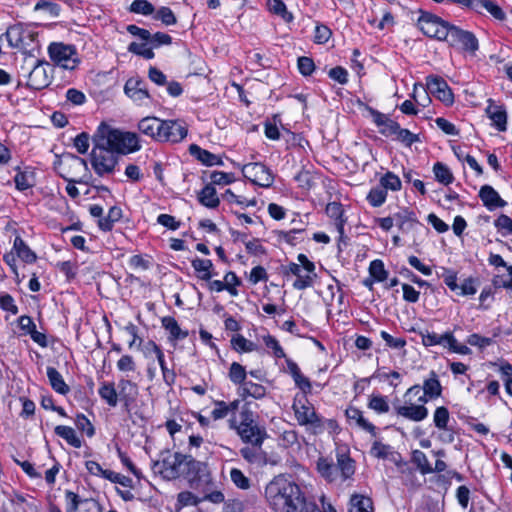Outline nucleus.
Segmentation results:
<instances>
[{
  "instance_id": "1",
  "label": "nucleus",
  "mask_w": 512,
  "mask_h": 512,
  "mask_svg": "<svg viewBox=\"0 0 512 512\" xmlns=\"http://www.w3.org/2000/svg\"><path fill=\"white\" fill-rule=\"evenodd\" d=\"M90 162L94 172L100 176L113 174L120 154H128L140 149L135 133L124 132L102 123L93 138Z\"/></svg>"
},
{
  "instance_id": "2",
  "label": "nucleus",
  "mask_w": 512,
  "mask_h": 512,
  "mask_svg": "<svg viewBox=\"0 0 512 512\" xmlns=\"http://www.w3.org/2000/svg\"><path fill=\"white\" fill-rule=\"evenodd\" d=\"M264 498L275 512H317L300 486L284 475L275 476L265 487Z\"/></svg>"
},
{
  "instance_id": "3",
  "label": "nucleus",
  "mask_w": 512,
  "mask_h": 512,
  "mask_svg": "<svg viewBox=\"0 0 512 512\" xmlns=\"http://www.w3.org/2000/svg\"><path fill=\"white\" fill-rule=\"evenodd\" d=\"M202 463L196 461L191 456L180 453H168L157 461L154 465L155 469L163 476V478L172 480L182 475L190 476L200 471Z\"/></svg>"
},
{
  "instance_id": "4",
  "label": "nucleus",
  "mask_w": 512,
  "mask_h": 512,
  "mask_svg": "<svg viewBox=\"0 0 512 512\" xmlns=\"http://www.w3.org/2000/svg\"><path fill=\"white\" fill-rule=\"evenodd\" d=\"M229 427L236 431L237 435L245 443L254 446H261L266 438V431L255 421L254 413L245 405L239 414V421L236 417L229 419Z\"/></svg>"
},
{
  "instance_id": "5",
  "label": "nucleus",
  "mask_w": 512,
  "mask_h": 512,
  "mask_svg": "<svg viewBox=\"0 0 512 512\" xmlns=\"http://www.w3.org/2000/svg\"><path fill=\"white\" fill-rule=\"evenodd\" d=\"M292 408L300 425L306 426L315 434L322 431V419L317 415L315 408L308 401L306 395L297 394L294 398Z\"/></svg>"
},
{
  "instance_id": "6",
  "label": "nucleus",
  "mask_w": 512,
  "mask_h": 512,
  "mask_svg": "<svg viewBox=\"0 0 512 512\" xmlns=\"http://www.w3.org/2000/svg\"><path fill=\"white\" fill-rule=\"evenodd\" d=\"M297 260L299 264L291 262L283 267V272L286 275L296 276L297 279L294 281L293 287L297 290H304L313 285L316 277L315 265L304 254H299Z\"/></svg>"
},
{
  "instance_id": "7",
  "label": "nucleus",
  "mask_w": 512,
  "mask_h": 512,
  "mask_svg": "<svg viewBox=\"0 0 512 512\" xmlns=\"http://www.w3.org/2000/svg\"><path fill=\"white\" fill-rule=\"evenodd\" d=\"M442 386L438 379L437 374L432 371L429 377L424 380L423 387L420 385H414L410 387L404 397H410L411 395L418 396L417 402L427 403L431 399H435L441 396Z\"/></svg>"
},
{
  "instance_id": "8",
  "label": "nucleus",
  "mask_w": 512,
  "mask_h": 512,
  "mask_svg": "<svg viewBox=\"0 0 512 512\" xmlns=\"http://www.w3.org/2000/svg\"><path fill=\"white\" fill-rule=\"evenodd\" d=\"M450 26L449 22L430 13H424L418 19V27L425 35L441 41L447 38Z\"/></svg>"
},
{
  "instance_id": "9",
  "label": "nucleus",
  "mask_w": 512,
  "mask_h": 512,
  "mask_svg": "<svg viewBox=\"0 0 512 512\" xmlns=\"http://www.w3.org/2000/svg\"><path fill=\"white\" fill-rule=\"evenodd\" d=\"M445 41L448 42L450 46L460 48L471 54H475L479 48L478 39L472 32L463 30L452 24L448 30Z\"/></svg>"
},
{
  "instance_id": "10",
  "label": "nucleus",
  "mask_w": 512,
  "mask_h": 512,
  "mask_svg": "<svg viewBox=\"0 0 512 512\" xmlns=\"http://www.w3.org/2000/svg\"><path fill=\"white\" fill-rule=\"evenodd\" d=\"M51 60L63 69L73 70L77 64L75 49L63 43H52L48 48Z\"/></svg>"
},
{
  "instance_id": "11",
  "label": "nucleus",
  "mask_w": 512,
  "mask_h": 512,
  "mask_svg": "<svg viewBox=\"0 0 512 512\" xmlns=\"http://www.w3.org/2000/svg\"><path fill=\"white\" fill-rule=\"evenodd\" d=\"M242 173L245 178L260 187H271L274 182V176L270 169L261 163L255 162L244 165Z\"/></svg>"
},
{
  "instance_id": "12",
  "label": "nucleus",
  "mask_w": 512,
  "mask_h": 512,
  "mask_svg": "<svg viewBox=\"0 0 512 512\" xmlns=\"http://www.w3.org/2000/svg\"><path fill=\"white\" fill-rule=\"evenodd\" d=\"M405 398L406 400L403 405H397L394 407L398 416L414 422H420L427 418L428 409L425 407L426 403L418 402V404H416L412 402L410 397Z\"/></svg>"
},
{
  "instance_id": "13",
  "label": "nucleus",
  "mask_w": 512,
  "mask_h": 512,
  "mask_svg": "<svg viewBox=\"0 0 512 512\" xmlns=\"http://www.w3.org/2000/svg\"><path fill=\"white\" fill-rule=\"evenodd\" d=\"M187 127L180 120H163L159 141L177 143L187 136Z\"/></svg>"
},
{
  "instance_id": "14",
  "label": "nucleus",
  "mask_w": 512,
  "mask_h": 512,
  "mask_svg": "<svg viewBox=\"0 0 512 512\" xmlns=\"http://www.w3.org/2000/svg\"><path fill=\"white\" fill-rule=\"evenodd\" d=\"M427 89L431 94L437 97L446 105H451L454 102L452 90L447 82L438 76L430 75L426 78Z\"/></svg>"
},
{
  "instance_id": "15",
  "label": "nucleus",
  "mask_w": 512,
  "mask_h": 512,
  "mask_svg": "<svg viewBox=\"0 0 512 512\" xmlns=\"http://www.w3.org/2000/svg\"><path fill=\"white\" fill-rule=\"evenodd\" d=\"M60 165L63 167L62 175H67L68 177H80L79 174L81 171H88L87 162L76 155L67 154L61 160Z\"/></svg>"
},
{
  "instance_id": "16",
  "label": "nucleus",
  "mask_w": 512,
  "mask_h": 512,
  "mask_svg": "<svg viewBox=\"0 0 512 512\" xmlns=\"http://www.w3.org/2000/svg\"><path fill=\"white\" fill-rule=\"evenodd\" d=\"M117 388L118 401H121L125 409L128 411L138 396V386L130 380L121 379L118 382Z\"/></svg>"
},
{
  "instance_id": "17",
  "label": "nucleus",
  "mask_w": 512,
  "mask_h": 512,
  "mask_svg": "<svg viewBox=\"0 0 512 512\" xmlns=\"http://www.w3.org/2000/svg\"><path fill=\"white\" fill-rule=\"evenodd\" d=\"M46 63L37 61L33 69L28 74L27 86L39 90L48 86L50 80L46 70Z\"/></svg>"
},
{
  "instance_id": "18",
  "label": "nucleus",
  "mask_w": 512,
  "mask_h": 512,
  "mask_svg": "<svg viewBox=\"0 0 512 512\" xmlns=\"http://www.w3.org/2000/svg\"><path fill=\"white\" fill-rule=\"evenodd\" d=\"M124 91L135 102L143 103L144 100L150 98L145 82L140 78L133 77L128 79L124 86Z\"/></svg>"
},
{
  "instance_id": "19",
  "label": "nucleus",
  "mask_w": 512,
  "mask_h": 512,
  "mask_svg": "<svg viewBox=\"0 0 512 512\" xmlns=\"http://www.w3.org/2000/svg\"><path fill=\"white\" fill-rule=\"evenodd\" d=\"M486 113L499 131H505L507 129V113L502 105H498L493 100L489 99Z\"/></svg>"
},
{
  "instance_id": "20",
  "label": "nucleus",
  "mask_w": 512,
  "mask_h": 512,
  "mask_svg": "<svg viewBox=\"0 0 512 512\" xmlns=\"http://www.w3.org/2000/svg\"><path fill=\"white\" fill-rule=\"evenodd\" d=\"M479 197L482 200L484 206L489 210H493L498 207L506 206V201L503 200L498 192L490 185H483L479 190Z\"/></svg>"
},
{
  "instance_id": "21",
  "label": "nucleus",
  "mask_w": 512,
  "mask_h": 512,
  "mask_svg": "<svg viewBox=\"0 0 512 512\" xmlns=\"http://www.w3.org/2000/svg\"><path fill=\"white\" fill-rule=\"evenodd\" d=\"M162 121L156 117H145L139 122L138 128L143 134L159 141Z\"/></svg>"
},
{
  "instance_id": "22",
  "label": "nucleus",
  "mask_w": 512,
  "mask_h": 512,
  "mask_svg": "<svg viewBox=\"0 0 512 512\" xmlns=\"http://www.w3.org/2000/svg\"><path fill=\"white\" fill-rule=\"evenodd\" d=\"M346 417L349 420L350 423H355L358 427H360L363 430H366L367 432L371 433L375 436L376 434V427L369 423L362 415V412L354 407H349L346 412Z\"/></svg>"
},
{
  "instance_id": "23",
  "label": "nucleus",
  "mask_w": 512,
  "mask_h": 512,
  "mask_svg": "<svg viewBox=\"0 0 512 512\" xmlns=\"http://www.w3.org/2000/svg\"><path fill=\"white\" fill-rule=\"evenodd\" d=\"M189 152L191 155L195 156L199 161H201L204 165H222V160L218 156L210 153L207 150L202 149L196 144L190 145Z\"/></svg>"
},
{
  "instance_id": "24",
  "label": "nucleus",
  "mask_w": 512,
  "mask_h": 512,
  "mask_svg": "<svg viewBox=\"0 0 512 512\" xmlns=\"http://www.w3.org/2000/svg\"><path fill=\"white\" fill-rule=\"evenodd\" d=\"M472 10L479 13L485 10L498 20H504L506 16L501 7L491 0H475Z\"/></svg>"
},
{
  "instance_id": "25",
  "label": "nucleus",
  "mask_w": 512,
  "mask_h": 512,
  "mask_svg": "<svg viewBox=\"0 0 512 512\" xmlns=\"http://www.w3.org/2000/svg\"><path fill=\"white\" fill-rule=\"evenodd\" d=\"M47 377L51 387L57 393L66 395L70 391L62 375L54 367H47Z\"/></svg>"
},
{
  "instance_id": "26",
  "label": "nucleus",
  "mask_w": 512,
  "mask_h": 512,
  "mask_svg": "<svg viewBox=\"0 0 512 512\" xmlns=\"http://www.w3.org/2000/svg\"><path fill=\"white\" fill-rule=\"evenodd\" d=\"M198 200L199 202L208 208H216L220 200L217 196L216 189L213 187L212 184L206 185L198 194Z\"/></svg>"
},
{
  "instance_id": "27",
  "label": "nucleus",
  "mask_w": 512,
  "mask_h": 512,
  "mask_svg": "<svg viewBox=\"0 0 512 512\" xmlns=\"http://www.w3.org/2000/svg\"><path fill=\"white\" fill-rule=\"evenodd\" d=\"M241 456L249 463L256 465L266 464L261 446H246L240 450Z\"/></svg>"
},
{
  "instance_id": "28",
  "label": "nucleus",
  "mask_w": 512,
  "mask_h": 512,
  "mask_svg": "<svg viewBox=\"0 0 512 512\" xmlns=\"http://www.w3.org/2000/svg\"><path fill=\"white\" fill-rule=\"evenodd\" d=\"M349 512H373L372 500L363 495H353L350 499Z\"/></svg>"
},
{
  "instance_id": "29",
  "label": "nucleus",
  "mask_w": 512,
  "mask_h": 512,
  "mask_svg": "<svg viewBox=\"0 0 512 512\" xmlns=\"http://www.w3.org/2000/svg\"><path fill=\"white\" fill-rule=\"evenodd\" d=\"M265 393L266 390L264 386L253 383L251 381L243 383V385L238 390V394L243 398L250 396L255 399H260L265 396Z\"/></svg>"
},
{
  "instance_id": "30",
  "label": "nucleus",
  "mask_w": 512,
  "mask_h": 512,
  "mask_svg": "<svg viewBox=\"0 0 512 512\" xmlns=\"http://www.w3.org/2000/svg\"><path fill=\"white\" fill-rule=\"evenodd\" d=\"M192 267L197 272L198 278L201 280L209 281L211 279V269L213 267L211 260L196 258L192 261Z\"/></svg>"
},
{
  "instance_id": "31",
  "label": "nucleus",
  "mask_w": 512,
  "mask_h": 512,
  "mask_svg": "<svg viewBox=\"0 0 512 512\" xmlns=\"http://www.w3.org/2000/svg\"><path fill=\"white\" fill-rule=\"evenodd\" d=\"M14 249L19 258L26 263H33L36 261V254L26 245L24 240L17 236L14 240Z\"/></svg>"
},
{
  "instance_id": "32",
  "label": "nucleus",
  "mask_w": 512,
  "mask_h": 512,
  "mask_svg": "<svg viewBox=\"0 0 512 512\" xmlns=\"http://www.w3.org/2000/svg\"><path fill=\"white\" fill-rule=\"evenodd\" d=\"M122 217V210L113 206L109 209L107 216L100 218L98 221V225L103 231H110L113 227V224L119 221Z\"/></svg>"
},
{
  "instance_id": "33",
  "label": "nucleus",
  "mask_w": 512,
  "mask_h": 512,
  "mask_svg": "<svg viewBox=\"0 0 512 512\" xmlns=\"http://www.w3.org/2000/svg\"><path fill=\"white\" fill-rule=\"evenodd\" d=\"M55 433L59 437L65 439L68 444L75 448H80L82 445L81 440L76 435V432L73 428L69 426L59 425L55 427Z\"/></svg>"
},
{
  "instance_id": "34",
  "label": "nucleus",
  "mask_w": 512,
  "mask_h": 512,
  "mask_svg": "<svg viewBox=\"0 0 512 512\" xmlns=\"http://www.w3.org/2000/svg\"><path fill=\"white\" fill-rule=\"evenodd\" d=\"M100 397L111 407L117 406L118 392L114 383H103L99 388Z\"/></svg>"
},
{
  "instance_id": "35",
  "label": "nucleus",
  "mask_w": 512,
  "mask_h": 512,
  "mask_svg": "<svg viewBox=\"0 0 512 512\" xmlns=\"http://www.w3.org/2000/svg\"><path fill=\"white\" fill-rule=\"evenodd\" d=\"M162 325L167 331H169L170 338L172 340L184 339L188 335L186 331L181 330L177 321L173 317H164L162 319Z\"/></svg>"
},
{
  "instance_id": "36",
  "label": "nucleus",
  "mask_w": 512,
  "mask_h": 512,
  "mask_svg": "<svg viewBox=\"0 0 512 512\" xmlns=\"http://www.w3.org/2000/svg\"><path fill=\"white\" fill-rule=\"evenodd\" d=\"M399 229L404 233L415 232V233H423L427 232V228L419 223L414 215H408L406 220H401L398 224Z\"/></svg>"
},
{
  "instance_id": "37",
  "label": "nucleus",
  "mask_w": 512,
  "mask_h": 512,
  "mask_svg": "<svg viewBox=\"0 0 512 512\" xmlns=\"http://www.w3.org/2000/svg\"><path fill=\"white\" fill-rule=\"evenodd\" d=\"M449 335V332L443 335H438L436 333H431L428 331H426L425 333L421 332L422 343L425 346L443 345L444 347H446Z\"/></svg>"
},
{
  "instance_id": "38",
  "label": "nucleus",
  "mask_w": 512,
  "mask_h": 512,
  "mask_svg": "<svg viewBox=\"0 0 512 512\" xmlns=\"http://www.w3.org/2000/svg\"><path fill=\"white\" fill-rule=\"evenodd\" d=\"M412 462L423 475L433 473V467L430 465L426 455L422 451L414 450L412 452Z\"/></svg>"
},
{
  "instance_id": "39",
  "label": "nucleus",
  "mask_w": 512,
  "mask_h": 512,
  "mask_svg": "<svg viewBox=\"0 0 512 512\" xmlns=\"http://www.w3.org/2000/svg\"><path fill=\"white\" fill-rule=\"evenodd\" d=\"M449 419H450V413L446 407L440 406V407L436 408L434 415H433V422H434V425L439 430H447Z\"/></svg>"
},
{
  "instance_id": "40",
  "label": "nucleus",
  "mask_w": 512,
  "mask_h": 512,
  "mask_svg": "<svg viewBox=\"0 0 512 512\" xmlns=\"http://www.w3.org/2000/svg\"><path fill=\"white\" fill-rule=\"evenodd\" d=\"M433 172L436 179L444 185H448L453 181V175L449 168L440 162L434 165Z\"/></svg>"
},
{
  "instance_id": "41",
  "label": "nucleus",
  "mask_w": 512,
  "mask_h": 512,
  "mask_svg": "<svg viewBox=\"0 0 512 512\" xmlns=\"http://www.w3.org/2000/svg\"><path fill=\"white\" fill-rule=\"evenodd\" d=\"M229 378L234 384H240L242 386L246 379L245 368L241 364L233 362L229 369Z\"/></svg>"
},
{
  "instance_id": "42",
  "label": "nucleus",
  "mask_w": 512,
  "mask_h": 512,
  "mask_svg": "<svg viewBox=\"0 0 512 512\" xmlns=\"http://www.w3.org/2000/svg\"><path fill=\"white\" fill-rule=\"evenodd\" d=\"M267 5L271 12L281 16L284 20L290 21L292 19V14L287 11L282 0H268Z\"/></svg>"
},
{
  "instance_id": "43",
  "label": "nucleus",
  "mask_w": 512,
  "mask_h": 512,
  "mask_svg": "<svg viewBox=\"0 0 512 512\" xmlns=\"http://www.w3.org/2000/svg\"><path fill=\"white\" fill-rule=\"evenodd\" d=\"M381 187L384 188L386 191L387 189H390L392 191H398L401 189V181L398 176L393 174L392 172H387L381 179H380Z\"/></svg>"
},
{
  "instance_id": "44",
  "label": "nucleus",
  "mask_w": 512,
  "mask_h": 512,
  "mask_svg": "<svg viewBox=\"0 0 512 512\" xmlns=\"http://www.w3.org/2000/svg\"><path fill=\"white\" fill-rule=\"evenodd\" d=\"M369 273L376 281L379 282L386 280L388 274L381 260H374L370 263Z\"/></svg>"
},
{
  "instance_id": "45",
  "label": "nucleus",
  "mask_w": 512,
  "mask_h": 512,
  "mask_svg": "<svg viewBox=\"0 0 512 512\" xmlns=\"http://www.w3.org/2000/svg\"><path fill=\"white\" fill-rule=\"evenodd\" d=\"M387 197V192L382 187H376L371 189L367 199L373 207L381 206Z\"/></svg>"
},
{
  "instance_id": "46",
  "label": "nucleus",
  "mask_w": 512,
  "mask_h": 512,
  "mask_svg": "<svg viewBox=\"0 0 512 512\" xmlns=\"http://www.w3.org/2000/svg\"><path fill=\"white\" fill-rule=\"evenodd\" d=\"M130 11L137 14L150 15L154 12V7L147 0H134L130 5Z\"/></svg>"
},
{
  "instance_id": "47",
  "label": "nucleus",
  "mask_w": 512,
  "mask_h": 512,
  "mask_svg": "<svg viewBox=\"0 0 512 512\" xmlns=\"http://www.w3.org/2000/svg\"><path fill=\"white\" fill-rule=\"evenodd\" d=\"M317 469L319 473L329 481H332L334 479L333 475L335 472H337L336 465H333L332 463L328 462L326 459L323 458L318 460Z\"/></svg>"
},
{
  "instance_id": "48",
  "label": "nucleus",
  "mask_w": 512,
  "mask_h": 512,
  "mask_svg": "<svg viewBox=\"0 0 512 512\" xmlns=\"http://www.w3.org/2000/svg\"><path fill=\"white\" fill-rule=\"evenodd\" d=\"M231 343L234 349L238 351L250 352L255 350L256 345L244 338L242 335H235L232 337Z\"/></svg>"
},
{
  "instance_id": "49",
  "label": "nucleus",
  "mask_w": 512,
  "mask_h": 512,
  "mask_svg": "<svg viewBox=\"0 0 512 512\" xmlns=\"http://www.w3.org/2000/svg\"><path fill=\"white\" fill-rule=\"evenodd\" d=\"M337 471L340 470L343 479L349 478L354 473V466L350 458L342 455L338 458V463L336 465Z\"/></svg>"
},
{
  "instance_id": "50",
  "label": "nucleus",
  "mask_w": 512,
  "mask_h": 512,
  "mask_svg": "<svg viewBox=\"0 0 512 512\" xmlns=\"http://www.w3.org/2000/svg\"><path fill=\"white\" fill-rule=\"evenodd\" d=\"M368 406L377 413H387L389 411V404L386 398L380 395L372 396Z\"/></svg>"
},
{
  "instance_id": "51",
  "label": "nucleus",
  "mask_w": 512,
  "mask_h": 512,
  "mask_svg": "<svg viewBox=\"0 0 512 512\" xmlns=\"http://www.w3.org/2000/svg\"><path fill=\"white\" fill-rule=\"evenodd\" d=\"M128 51L140 55L145 59H152L154 57L152 49L148 48L144 43L132 42L128 47Z\"/></svg>"
},
{
  "instance_id": "52",
  "label": "nucleus",
  "mask_w": 512,
  "mask_h": 512,
  "mask_svg": "<svg viewBox=\"0 0 512 512\" xmlns=\"http://www.w3.org/2000/svg\"><path fill=\"white\" fill-rule=\"evenodd\" d=\"M211 184L213 185H227L234 182L235 178L231 173L214 171L210 175Z\"/></svg>"
},
{
  "instance_id": "53",
  "label": "nucleus",
  "mask_w": 512,
  "mask_h": 512,
  "mask_svg": "<svg viewBox=\"0 0 512 512\" xmlns=\"http://www.w3.org/2000/svg\"><path fill=\"white\" fill-rule=\"evenodd\" d=\"M232 482L241 489H248L250 487L249 479L239 470L233 468L230 472Z\"/></svg>"
},
{
  "instance_id": "54",
  "label": "nucleus",
  "mask_w": 512,
  "mask_h": 512,
  "mask_svg": "<svg viewBox=\"0 0 512 512\" xmlns=\"http://www.w3.org/2000/svg\"><path fill=\"white\" fill-rule=\"evenodd\" d=\"M155 19L161 20L165 25H173L176 23V17L172 10L168 7H161L155 14Z\"/></svg>"
},
{
  "instance_id": "55",
  "label": "nucleus",
  "mask_w": 512,
  "mask_h": 512,
  "mask_svg": "<svg viewBox=\"0 0 512 512\" xmlns=\"http://www.w3.org/2000/svg\"><path fill=\"white\" fill-rule=\"evenodd\" d=\"M76 427L85 432L87 436L92 437L95 433L94 427L86 416L78 414L75 419Z\"/></svg>"
},
{
  "instance_id": "56",
  "label": "nucleus",
  "mask_w": 512,
  "mask_h": 512,
  "mask_svg": "<svg viewBox=\"0 0 512 512\" xmlns=\"http://www.w3.org/2000/svg\"><path fill=\"white\" fill-rule=\"evenodd\" d=\"M62 177L68 182L66 186V192L71 198H77L79 196V190L75 186L76 183H85L83 177H68L67 175H62Z\"/></svg>"
},
{
  "instance_id": "57",
  "label": "nucleus",
  "mask_w": 512,
  "mask_h": 512,
  "mask_svg": "<svg viewBox=\"0 0 512 512\" xmlns=\"http://www.w3.org/2000/svg\"><path fill=\"white\" fill-rule=\"evenodd\" d=\"M5 35L11 47H19L21 45L22 29L20 27L9 28Z\"/></svg>"
},
{
  "instance_id": "58",
  "label": "nucleus",
  "mask_w": 512,
  "mask_h": 512,
  "mask_svg": "<svg viewBox=\"0 0 512 512\" xmlns=\"http://www.w3.org/2000/svg\"><path fill=\"white\" fill-rule=\"evenodd\" d=\"M263 341L267 348L273 350V353L277 358L285 357L284 350L279 345V342L276 340V338H274L273 336H270V335H266L263 337Z\"/></svg>"
},
{
  "instance_id": "59",
  "label": "nucleus",
  "mask_w": 512,
  "mask_h": 512,
  "mask_svg": "<svg viewBox=\"0 0 512 512\" xmlns=\"http://www.w3.org/2000/svg\"><path fill=\"white\" fill-rule=\"evenodd\" d=\"M441 277L443 278L445 284L452 290V291H456L458 290L459 288V285L456 283V280H457V275L454 271L452 270H449V269H446V268H441Z\"/></svg>"
},
{
  "instance_id": "60",
  "label": "nucleus",
  "mask_w": 512,
  "mask_h": 512,
  "mask_svg": "<svg viewBox=\"0 0 512 512\" xmlns=\"http://www.w3.org/2000/svg\"><path fill=\"white\" fill-rule=\"evenodd\" d=\"M298 69L304 76L311 75L315 69L314 61L309 57H300L298 59Z\"/></svg>"
},
{
  "instance_id": "61",
  "label": "nucleus",
  "mask_w": 512,
  "mask_h": 512,
  "mask_svg": "<svg viewBox=\"0 0 512 512\" xmlns=\"http://www.w3.org/2000/svg\"><path fill=\"white\" fill-rule=\"evenodd\" d=\"M494 225L498 230H504V235L512 234V219L509 216L501 214L495 220Z\"/></svg>"
},
{
  "instance_id": "62",
  "label": "nucleus",
  "mask_w": 512,
  "mask_h": 512,
  "mask_svg": "<svg viewBox=\"0 0 512 512\" xmlns=\"http://www.w3.org/2000/svg\"><path fill=\"white\" fill-rule=\"evenodd\" d=\"M74 146L80 154H85L89 149V135L85 132L80 133L74 139Z\"/></svg>"
},
{
  "instance_id": "63",
  "label": "nucleus",
  "mask_w": 512,
  "mask_h": 512,
  "mask_svg": "<svg viewBox=\"0 0 512 512\" xmlns=\"http://www.w3.org/2000/svg\"><path fill=\"white\" fill-rule=\"evenodd\" d=\"M382 339L386 342V345L393 349H401L405 346L406 341L403 338H395L386 331L380 333Z\"/></svg>"
},
{
  "instance_id": "64",
  "label": "nucleus",
  "mask_w": 512,
  "mask_h": 512,
  "mask_svg": "<svg viewBox=\"0 0 512 512\" xmlns=\"http://www.w3.org/2000/svg\"><path fill=\"white\" fill-rule=\"evenodd\" d=\"M65 499H66V512H77L79 504H80L79 496L72 491H66Z\"/></svg>"
}]
</instances>
